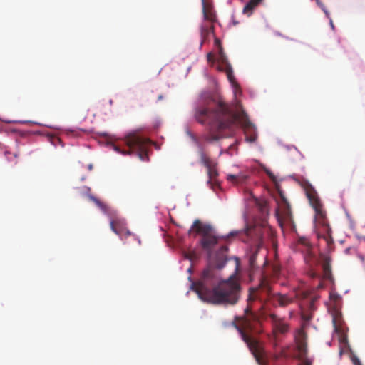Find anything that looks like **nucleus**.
I'll return each instance as SVG.
<instances>
[{
	"label": "nucleus",
	"mask_w": 365,
	"mask_h": 365,
	"mask_svg": "<svg viewBox=\"0 0 365 365\" xmlns=\"http://www.w3.org/2000/svg\"><path fill=\"white\" fill-rule=\"evenodd\" d=\"M195 118L200 124H207L209 133L205 137L207 142L217 141L222 138L232 136L235 126L240 124L245 129L246 140L255 143L257 138L255 126L244 113H235L230 105L220 101L215 108L198 106L195 109Z\"/></svg>",
	"instance_id": "obj_1"
},
{
	"label": "nucleus",
	"mask_w": 365,
	"mask_h": 365,
	"mask_svg": "<svg viewBox=\"0 0 365 365\" xmlns=\"http://www.w3.org/2000/svg\"><path fill=\"white\" fill-rule=\"evenodd\" d=\"M191 288L202 301L214 305L234 306L240 299L241 286L237 279L230 276L219 282L217 272L211 266L203 270Z\"/></svg>",
	"instance_id": "obj_2"
},
{
	"label": "nucleus",
	"mask_w": 365,
	"mask_h": 365,
	"mask_svg": "<svg viewBox=\"0 0 365 365\" xmlns=\"http://www.w3.org/2000/svg\"><path fill=\"white\" fill-rule=\"evenodd\" d=\"M234 325L257 363H261L264 356V347L262 344L253 336L254 327L250 316L243 317L240 325L235 323Z\"/></svg>",
	"instance_id": "obj_3"
},
{
	"label": "nucleus",
	"mask_w": 365,
	"mask_h": 365,
	"mask_svg": "<svg viewBox=\"0 0 365 365\" xmlns=\"http://www.w3.org/2000/svg\"><path fill=\"white\" fill-rule=\"evenodd\" d=\"M124 143L128 148L127 150H121L115 145L113 146L114 150L123 155L135 154L143 161L148 160V146L150 143L148 139L136 133H130L125 137Z\"/></svg>",
	"instance_id": "obj_4"
},
{
	"label": "nucleus",
	"mask_w": 365,
	"mask_h": 365,
	"mask_svg": "<svg viewBox=\"0 0 365 365\" xmlns=\"http://www.w3.org/2000/svg\"><path fill=\"white\" fill-rule=\"evenodd\" d=\"M267 291L269 295V299L274 307L285 308L294 303L296 299V295L294 294H282L279 292L272 293L269 288H268Z\"/></svg>",
	"instance_id": "obj_5"
},
{
	"label": "nucleus",
	"mask_w": 365,
	"mask_h": 365,
	"mask_svg": "<svg viewBox=\"0 0 365 365\" xmlns=\"http://www.w3.org/2000/svg\"><path fill=\"white\" fill-rule=\"evenodd\" d=\"M199 155L200 163L207 168L209 178L208 183H210L211 181L215 180L218 175L217 163L212 160L202 148L199 150Z\"/></svg>",
	"instance_id": "obj_6"
},
{
	"label": "nucleus",
	"mask_w": 365,
	"mask_h": 365,
	"mask_svg": "<svg viewBox=\"0 0 365 365\" xmlns=\"http://www.w3.org/2000/svg\"><path fill=\"white\" fill-rule=\"evenodd\" d=\"M304 189L306 193V196L309 199L311 205L314 207L317 212H319L321 210L322 205L316 190L310 184L307 182L304 183Z\"/></svg>",
	"instance_id": "obj_7"
},
{
	"label": "nucleus",
	"mask_w": 365,
	"mask_h": 365,
	"mask_svg": "<svg viewBox=\"0 0 365 365\" xmlns=\"http://www.w3.org/2000/svg\"><path fill=\"white\" fill-rule=\"evenodd\" d=\"M110 228L113 232L121 237H127L132 233L125 227V223L120 220H114L110 222Z\"/></svg>",
	"instance_id": "obj_8"
},
{
	"label": "nucleus",
	"mask_w": 365,
	"mask_h": 365,
	"mask_svg": "<svg viewBox=\"0 0 365 365\" xmlns=\"http://www.w3.org/2000/svg\"><path fill=\"white\" fill-rule=\"evenodd\" d=\"M202 237H205L212 234V227L210 225L202 224L200 220H195L191 227Z\"/></svg>",
	"instance_id": "obj_9"
},
{
	"label": "nucleus",
	"mask_w": 365,
	"mask_h": 365,
	"mask_svg": "<svg viewBox=\"0 0 365 365\" xmlns=\"http://www.w3.org/2000/svg\"><path fill=\"white\" fill-rule=\"evenodd\" d=\"M269 318L271 319L274 331L280 334H284L288 331V324L284 323L282 319L274 314H271Z\"/></svg>",
	"instance_id": "obj_10"
},
{
	"label": "nucleus",
	"mask_w": 365,
	"mask_h": 365,
	"mask_svg": "<svg viewBox=\"0 0 365 365\" xmlns=\"http://www.w3.org/2000/svg\"><path fill=\"white\" fill-rule=\"evenodd\" d=\"M218 237L214 235L213 234L207 236L205 237H202L200 240V245L207 252L209 257H211V252L212 248L217 244L218 242Z\"/></svg>",
	"instance_id": "obj_11"
},
{
	"label": "nucleus",
	"mask_w": 365,
	"mask_h": 365,
	"mask_svg": "<svg viewBox=\"0 0 365 365\" xmlns=\"http://www.w3.org/2000/svg\"><path fill=\"white\" fill-rule=\"evenodd\" d=\"M214 32L213 24H202L200 26L201 45L207 40L209 35Z\"/></svg>",
	"instance_id": "obj_12"
},
{
	"label": "nucleus",
	"mask_w": 365,
	"mask_h": 365,
	"mask_svg": "<svg viewBox=\"0 0 365 365\" xmlns=\"http://www.w3.org/2000/svg\"><path fill=\"white\" fill-rule=\"evenodd\" d=\"M298 250H300V246H303L304 247V251L306 252V255L304 257V259L307 262H308L309 259L312 258L313 255L312 253V247L309 242V241L306 238H300L299 240V244H298Z\"/></svg>",
	"instance_id": "obj_13"
},
{
	"label": "nucleus",
	"mask_w": 365,
	"mask_h": 365,
	"mask_svg": "<svg viewBox=\"0 0 365 365\" xmlns=\"http://www.w3.org/2000/svg\"><path fill=\"white\" fill-rule=\"evenodd\" d=\"M248 175L243 173H240L237 175L229 174L227 175V180L233 184H242L247 179Z\"/></svg>",
	"instance_id": "obj_14"
},
{
	"label": "nucleus",
	"mask_w": 365,
	"mask_h": 365,
	"mask_svg": "<svg viewBox=\"0 0 365 365\" xmlns=\"http://www.w3.org/2000/svg\"><path fill=\"white\" fill-rule=\"evenodd\" d=\"M202 13L205 20L210 21L211 24L215 21V14L205 3V0H202Z\"/></svg>",
	"instance_id": "obj_15"
},
{
	"label": "nucleus",
	"mask_w": 365,
	"mask_h": 365,
	"mask_svg": "<svg viewBox=\"0 0 365 365\" xmlns=\"http://www.w3.org/2000/svg\"><path fill=\"white\" fill-rule=\"evenodd\" d=\"M225 67V68H223L222 66H219L217 68L220 71H225L226 74H227V78L230 81V82L233 86H237L236 82L235 81V77H234V75H233V71H232V68L230 64L226 63Z\"/></svg>",
	"instance_id": "obj_16"
},
{
	"label": "nucleus",
	"mask_w": 365,
	"mask_h": 365,
	"mask_svg": "<svg viewBox=\"0 0 365 365\" xmlns=\"http://www.w3.org/2000/svg\"><path fill=\"white\" fill-rule=\"evenodd\" d=\"M297 348L300 354L304 355L307 352V344L303 334L296 339Z\"/></svg>",
	"instance_id": "obj_17"
},
{
	"label": "nucleus",
	"mask_w": 365,
	"mask_h": 365,
	"mask_svg": "<svg viewBox=\"0 0 365 365\" xmlns=\"http://www.w3.org/2000/svg\"><path fill=\"white\" fill-rule=\"evenodd\" d=\"M89 198L91 200H92L96 205L104 213H107L108 212V206L104 203L103 202H101L99 199L97 197L90 195Z\"/></svg>",
	"instance_id": "obj_18"
},
{
	"label": "nucleus",
	"mask_w": 365,
	"mask_h": 365,
	"mask_svg": "<svg viewBox=\"0 0 365 365\" xmlns=\"http://www.w3.org/2000/svg\"><path fill=\"white\" fill-rule=\"evenodd\" d=\"M323 270L326 277H329L331 274V265H330V259L327 257L323 262Z\"/></svg>",
	"instance_id": "obj_19"
},
{
	"label": "nucleus",
	"mask_w": 365,
	"mask_h": 365,
	"mask_svg": "<svg viewBox=\"0 0 365 365\" xmlns=\"http://www.w3.org/2000/svg\"><path fill=\"white\" fill-rule=\"evenodd\" d=\"M256 6H257L252 4V3L249 1L243 9V13L250 16L252 14V11Z\"/></svg>",
	"instance_id": "obj_20"
},
{
	"label": "nucleus",
	"mask_w": 365,
	"mask_h": 365,
	"mask_svg": "<svg viewBox=\"0 0 365 365\" xmlns=\"http://www.w3.org/2000/svg\"><path fill=\"white\" fill-rule=\"evenodd\" d=\"M256 6H257L252 4V3L249 1L243 9V13L250 16L252 14V11Z\"/></svg>",
	"instance_id": "obj_21"
},
{
	"label": "nucleus",
	"mask_w": 365,
	"mask_h": 365,
	"mask_svg": "<svg viewBox=\"0 0 365 365\" xmlns=\"http://www.w3.org/2000/svg\"><path fill=\"white\" fill-rule=\"evenodd\" d=\"M258 291V288H250V292L247 298V301L250 303V302H254L257 299V292Z\"/></svg>",
	"instance_id": "obj_22"
},
{
	"label": "nucleus",
	"mask_w": 365,
	"mask_h": 365,
	"mask_svg": "<svg viewBox=\"0 0 365 365\" xmlns=\"http://www.w3.org/2000/svg\"><path fill=\"white\" fill-rule=\"evenodd\" d=\"M258 250L253 252L249 257V264L251 268H255L256 259L257 256Z\"/></svg>",
	"instance_id": "obj_23"
},
{
	"label": "nucleus",
	"mask_w": 365,
	"mask_h": 365,
	"mask_svg": "<svg viewBox=\"0 0 365 365\" xmlns=\"http://www.w3.org/2000/svg\"><path fill=\"white\" fill-rule=\"evenodd\" d=\"M219 61H220L222 63L224 64V66H225L226 63H228L227 61V58L222 51V48L221 46H220L219 48Z\"/></svg>",
	"instance_id": "obj_24"
},
{
	"label": "nucleus",
	"mask_w": 365,
	"mask_h": 365,
	"mask_svg": "<svg viewBox=\"0 0 365 365\" xmlns=\"http://www.w3.org/2000/svg\"><path fill=\"white\" fill-rule=\"evenodd\" d=\"M301 318L304 322L307 323L312 319V314L302 311L301 313Z\"/></svg>",
	"instance_id": "obj_25"
},
{
	"label": "nucleus",
	"mask_w": 365,
	"mask_h": 365,
	"mask_svg": "<svg viewBox=\"0 0 365 365\" xmlns=\"http://www.w3.org/2000/svg\"><path fill=\"white\" fill-rule=\"evenodd\" d=\"M226 262V259L224 258V257H222L220 258V262L218 263V262H216V263H214L215 264V266L217 267V268L218 269H220L223 267V266L225 265Z\"/></svg>",
	"instance_id": "obj_26"
},
{
	"label": "nucleus",
	"mask_w": 365,
	"mask_h": 365,
	"mask_svg": "<svg viewBox=\"0 0 365 365\" xmlns=\"http://www.w3.org/2000/svg\"><path fill=\"white\" fill-rule=\"evenodd\" d=\"M185 257L189 259L190 260H194L197 259V256L194 252H190L186 254Z\"/></svg>",
	"instance_id": "obj_27"
},
{
	"label": "nucleus",
	"mask_w": 365,
	"mask_h": 365,
	"mask_svg": "<svg viewBox=\"0 0 365 365\" xmlns=\"http://www.w3.org/2000/svg\"><path fill=\"white\" fill-rule=\"evenodd\" d=\"M351 360L354 365H362L359 359H358L356 356H353Z\"/></svg>",
	"instance_id": "obj_28"
},
{
	"label": "nucleus",
	"mask_w": 365,
	"mask_h": 365,
	"mask_svg": "<svg viewBox=\"0 0 365 365\" xmlns=\"http://www.w3.org/2000/svg\"><path fill=\"white\" fill-rule=\"evenodd\" d=\"M207 61L209 62H213L214 61V56H213V55L211 53H209L207 54Z\"/></svg>",
	"instance_id": "obj_29"
},
{
	"label": "nucleus",
	"mask_w": 365,
	"mask_h": 365,
	"mask_svg": "<svg viewBox=\"0 0 365 365\" xmlns=\"http://www.w3.org/2000/svg\"><path fill=\"white\" fill-rule=\"evenodd\" d=\"M250 1L252 3V4H255L257 6L258 4L262 1V0H250Z\"/></svg>",
	"instance_id": "obj_30"
},
{
	"label": "nucleus",
	"mask_w": 365,
	"mask_h": 365,
	"mask_svg": "<svg viewBox=\"0 0 365 365\" xmlns=\"http://www.w3.org/2000/svg\"><path fill=\"white\" fill-rule=\"evenodd\" d=\"M245 314H248V313H250V315H251V317H254V315H253V314L251 312V311H250V307H247V308L245 309Z\"/></svg>",
	"instance_id": "obj_31"
},
{
	"label": "nucleus",
	"mask_w": 365,
	"mask_h": 365,
	"mask_svg": "<svg viewBox=\"0 0 365 365\" xmlns=\"http://www.w3.org/2000/svg\"><path fill=\"white\" fill-rule=\"evenodd\" d=\"M239 233L238 231H232L229 234V236H235Z\"/></svg>",
	"instance_id": "obj_32"
},
{
	"label": "nucleus",
	"mask_w": 365,
	"mask_h": 365,
	"mask_svg": "<svg viewBox=\"0 0 365 365\" xmlns=\"http://www.w3.org/2000/svg\"><path fill=\"white\" fill-rule=\"evenodd\" d=\"M267 175L269 176L270 178L273 179L274 178V175L269 170H267Z\"/></svg>",
	"instance_id": "obj_33"
},
{
	"label": "nucleus",
	"mask_w": 365,
	"mask_h": 365,
	"mask_svg": "<svg viewBox=\"0 0 365 365\" xmlns=\"http://www.w3.org/2000/svg\"><path fill=\"white\" fill-rule=\"evenodd\" d=\"M227 247L226 246H222L221 247L222 252H227Z\"/></svg>",
	"instance_id": "obj_34"
},
{
	"label": "nucleus",
	"mask_w": 365,
	"mask_h": 365,
	"mask_svg": "<svg viewBox=\"0 0 365 365\" xmlns=\"http://www.w3.org/2000/svg\"><path fill=\"white\" fill-rule=\"evenodd\" d=\"M333 323H334V326L335 330L337 331H338V328H337L336 324V319L335 318L333 319Z\"/></svg>",
	"instance_id": "obj_35"
},
{
	"label": "nucleus",
	"mask_w": 365,
	"mask_h": 365,
	"mask_svg": "<svg viewBox=\"0 0 365 365\" xmlns=\"http://www.w3.org/2000/svg\"><path fill=\"white\" fill-rule=\"evenodd\" d=\"M328 18L329 19V22H330V25H331V28L334 29V26L332 19L330 18V16H329Z\"/></svg>",
	"instance_id": "obj_36"
},
{
	"label": "nucleus",
	"mask_w": 365,
	"mask_h": 365,
	"mask_svg": "<svg viewBox=\"0 0 365 365\" xmlns=\"http://www.w3.org/2000/svg\"><path fill=\"white\" fill-rule=\"evenodd\" d=\"M324 239L327 240V242L329 243V240L331 239V237L329 235L327 237H324Z\"/></svg>",
	"instance_id": "obj_37"
},
{
	"label": "nucleus",
	"mask_w": 365,
	"mask_h": 365,
	"mask_svg": "<svg viewBox=\"0 0 365 365\" xmlns=\"http://www.w3.org/2000/svg\"><path fill=\"white\" fill-rule=\"evenodd\" d=\"M215 43H216L217 45H218L219 46H221V45L220 44V41H219V39H217V38H216V39H215Z\"/></svg>",
	"instance_id": "obj_38"
},
{
	"label": "nucleus",
	"mask_w": 365,
	"mask_h": 365,
	"mask_svg": "<svg viewBox=\"0 0 365 365\" xmlns=\"http://www.w3.org/2000/svg\"><path fill=\"white\" fill-rule=\"evenodd\" d=\"M234 147H235V145H234V144H232V145H230L229 146V148H228V149H229V150H231V149L234 148Z\"/></svg>",
	"instance_id": "obj_39"
},
{
	"label": "nucleus",
	"mask_w": 365,
	"mask_h": 365,
	"mask_svg": "<svg viewBox=\"0 0 365 365\" xmlns=\"http://www.w3.org/2000/svg\"><path fill=\"white\" fill-rule=\"evenodd\" d=\"M92 168H93V165H92L91 164V165H89V166H88L89 170H91V169H92Z\"/></svg>",
	"instance_id": "obj_40"
},
{
	"label": "nucleus",
	"mask_w": 365,
	"mask_h": 365,
	"mask_svg": "<svg viewBox=\"0 0 365 365\" xmlns=\"http://www.w3.org/2000/svg\"><path fill=\"white\" fill-rule=\"evenodd\" d=\"M162 98H163V97H162V96H161V95H160V96H158V99H159V100L162 99Z\"/></svg>",
	"instance_id": "obj_41"
},
{
	"label": "nucleus",
	"mask_w": 365,
	"mask_h": 365,
	"mask_svg": "<svg viewBox=\"0 0 365 365\" xmlns=\"http://www.w3.org/2000/svg\"><path fill=\"white\" fill-rule=\"evenodd\" d=\"M138 244H140V240H138Z\"/></svg>",
	"instance_id": "obj_42"
}]
</instances>
